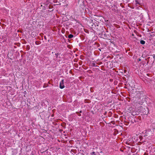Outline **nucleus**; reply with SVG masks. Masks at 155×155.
<instances>
[{"mask_svg":"<svg viewBox=\"0 0 155 155\" xmlns=\"http://www.w3.org/2000/svg\"><path fill=\"white\" fill-rule=\"evenodd\" d=\"M64 80L62 79L60 82L59 87L61 89H63L64 87Z\"/></svg>","mask_w":155,"mask_h":155,"instance_id":"obj_1","label":"nucleus"},{"mask_svg":"<svg viewBox=\"0 0 155 155\" xmlns=\"http://www.w3.org/2000/svg\"><path fill=\"white\" fill-rule=\"evenodd\" d=\"M145 42L143 40H141L140 41V43L142 45H144L145 44Z\"/></svg>","mask_w":155,"mask_h":155,"instance_id":"obj_2","label":"nucleus"},{"mask_svg":"<svg viewBox=\"0 0 155 155\" xmlns=\"http://www.w3.org/2000/svg\"><path fill=\"white\" fill-rule=\"evenodd\" d=\"M74 36L72 34H70L68 36V38H71L73 37Z\"/></svg>","mask_w":155,"mask_h":155,"instance_id":"obj_3","label":"nucleus"},{"mask_svg":"<svg viewBox=\"0 0 155 155\" xmlns=\"http://www.w3.org/2000/svg\"><path fill=\"white\" fill-rule=\"evenodd\" d=\"M90 155H96V154L95 153V152H93L90 153Z\"/></svg>","mask_w":155,"mask_h":155,"instance_id":"obj_4","label":"nucleus"},{"mask_svg":"<svg viewBox=\"0 0 155 155\" xmlns=\"http://www.w3.org/2000/svg\"><path fill=\"white\" fill-rule=\"evenodd\" d=\"M55 54L57 55L56 57L57 58V57L58 56V55L59 54Z\"/></svg>","mask_w":155,"mask_h":155,"instance_id":"obj_5","label":"nucleus"},{"mask_svg":"<svg viewBox=\"0 0 155 155\" xmlns=\"http://www.w3.org/2000/svg\"><path fill=\"white\" fill-rule=\"evenodd\" d=\"M141 61V59H138V61Z\"/></svg>","mask_w":155,"mask_h":155,"instance_id":"obj_6","label":"nucleus"}]
</instances>
